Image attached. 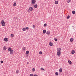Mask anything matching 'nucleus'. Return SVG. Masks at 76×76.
<instances>
[{
  "mask_svg": "<svg viewBox=\"0 0 76 76\" xmlns=\"http://www.w3.org/2000/svg\"><path fill=\"white\" fill-rule=\"evenodd\" d=\"M35 3H36V0H32L31 2V4H35Z\"/></svg>",
  "mask_w": 76,
  "mask_h": 76,
  "instance_id": "f257e3e1",
  "label": "nucleus"
},
{
  "mask_svg": "<svg viewBox=\"0 0 76 76\" xmlns=\"http://www.w3.org/2000/svg\"><path fill=\"white\" fill-rule=\"evenodd\" d=\"M1 23L2 25L3 26H5L6 25L5 24V23H4V20H2L1 22Z\"/></svg>",
  "mask_w": 76,
  "mask_h": 76,
  "instance_id": "f03ea898",
  "label": "nucleus"
},
{
  "mask_svg": "<svg viewBox=\"0 0 76 76\" xmlns=\"http://www.w3.org/2000/svg\"><path fill=\"white\" fill-rule=\"evenodd\" d=\"M8 40L9 39H8V38H7L6 37L4 38V41L6 42H7V41H8Z\"/></svg>",
  "mask_w": 76,
  "mask_h": 76,
  "instance_id": "7ed1b4c3",
  "label": "nucleus"
},
{
  "mask_svg": "<svg viewBox=\"0 0 76 76\" xmlns=\"http://www.w3.org/2000/svg\"><path fill=\"white\" fill-rule=\"evenodd\" d=\"M57 51H60H60H61V49L60 48H58L57 49Z\"/></svg>",
  "mask_w": 76,
  "mask_h": 76,
  "instance_id": "20e7f679",
  "label": "nucleus"
},
{
  "mask_svg": "<svg viewBox=\"0 0 76 76\" xmlns=\"http://www.w3.org/2000/svg\"><path fill=\"white\" fill-rule=\"evenodd\" d=\"M57 54L58 56H60L61 55V52L60 51H58L57 52Z\"/></svg>",
  "mask_w": 76,
  "mask_h": 76,
  "instance_id": "39448f33",
  "label": "nucleus"
},
{
  "mask_svg": "<svg viewBox=\"0 0 76 76\" xmlns=\"http://www.w3.org/2000/svg\"><path fill=\"white\" fill-rule=\"evenodd\" d=\"M29 9L30 10L32 11V10H34V8L32 7H29Z\"/></svg>",
  "mask_w": 76,
  "mask_h": 76,
  "instance_id": "423d86ee",
  "label": "nucleus"
},
{
  "mask_svg": "<svg viewBox=\"0 0 76 76\" xmlns=\"http://www.w3.org/2000/svg\"><path fill=\"white\" fill-rule=\"evenodd\" d=\"M46 34H48V35H49V34H50V32L49 31H47L46 32Z\"/></svg>",
  "mask_w": 76,
  "mask_h": 76,
  "instance_id": "0eeeda50",
  "label": "nucleus"
},
{
  "mask_svg": "<svg viewBox=\"0 0 76 76\" xmlns=\"http://www.w3.org/2000/svg\"><path fill=\"white\" fill-rule=\"evenodd\" d=\"M49 45H50V46H53V43L51 42H49Z\"/></svg>",
  "mask_w": 76,
  "mask_h": 76,
  "instance_id": "6e6552de",
  "label": "nucleus"
},
{
  "mask_svg": "<svg viewBox=\"0 0 76 76\" xmlns=\"http://www.w3.org/2000/svg\"><path fill=\"white\" fill-rule=\"evenodd\" d=\"M62 70H63V69L62 68H60L59 69V72L61 73L62 72Z\"/></svg>",
  "mask_w": 76,
  "mask_h": 76,
  "instance_id": "1a4fd4ad",
  "label": "nucleus"
},
{
  "mask_svg": "<svg viewBox=\"0 0 76 76\" xmlns=\"http://www.w3.org/2000/svg\"><path fill=\"white\" fill-rule=\"evenodd\" d=\"M13 50H12L10 51V54H13Z\"/></svg>",
  "mask_w": 76,
  "mask_h": 76,
  "instance_id": "9d476101",
  "label": "nucleus"
},
{
  "mask_svg": "<svg viewBox=\"0 0 76 76\" xmlns=\"http://www.w3.org/2000/svg\"><path fill=\"white\" fill-rule=\"evenodd\" d=\"M75 50H73L72 51V54H75Z\"/></svg>",
  "mask_w": 76,
  "mask_h": 76,
  "instance_id": "9b49d317",
  "label": "nucleus"
},
{
  "mask_svg": "<svg viewBox=\"0 0 76 76\" xmlns=\"http://www.w3.org/2000/svg\"><path fill=\"white\" fill-rule=\"evenodd\" d=\"M12 50V48H8V50L9 51H11Z\"/></svg>",
  "mask_w": 76,
  "mask_h": 76,
  "instance_id": "f8f14e48",
  "label": "nucleus"
},
{
  "mask_svg": "<svg viewBox=\"0 0 76 76\" xmlns=\"http://www.w3.org/2000/svg\"><path fill=\"white\" fill-rule=\"evenodd\" d=\"M58 3V2L57 1H56L55 2V4H57Z\"/></svg>",
  "mask_w": 76,
  "mask_h": 76,
  "instance_id": "ddd939ff",
  "label": "nucleus"
},
{
  "mask_svg": "<svg viewBox=\"0 0 76 76\" xmlns=\"http://www.w3.org/2000/svg\"><path fill=\"white\" fill-rule=\"evenodd\" d=\"M71 42H73V38H71L70 39Z\"/></svg>",
  "mask_w": 76,
  "mask_h": 76,
  "instance_id": "4468645a",
  "label": "nucleus"
},
{
  "mask_svg": "<svg viewBox=\"0 0 76 76\" xmlns=\"http://www.w3.org/2000/svg\"><path fill=\"white\" fill-rule=\"evenodd\" d=\"M43 32V34H45V33H46V30H44Z\"/></svg>",
  "mask_w": 76,
  "mask_h": 76,
  "instance_id": "2eb2a0df",
  "label": "nucleus"
},
{
  "mask_svg": "<svg viewBox=\"0 0 76 76\" xmlns=\"http://www.w3.org/2000/svg\"><path fill=\"white\" fill-rule=\"evenodd\" d=\"M34 7H35V8H37V7H38V5L37 4H36V5H35L34 6Z\"/></svg>",
  "mask_w": 76,
  "mask_h": 76,
  "instance_id": "dca6fc26",
  "label": "nucleus"
},
{
  "mask_svg": "<svg viewBox=\"0 0 76 76\" xmlns=\"http://www.w3.org/2000/svg\"><path fill=\"white\" fill-rule=\"evenodd\" d=\"M3 49L4 50H6V49H7V48L5 46H4L3 47Z\"/></svg>",
  "mask_w": 76,
  "mask_h": 76,
  "instance_id": "f3484780",
  "label": "nucleus"
},
{
  "mask_svg": "<svg viewBox=\"0 0 76 76\" xmlns=\"http://www.w3.org/2000/svg\"><path fill=\"white\" fill-rule=\"evenodd\" d=\"M23 51H25V49H26V47H23Z\"/></svg>",
  "mask_w": 76,
  "mask_h": 76,
  "instance_id": "a211bd4d",
  "label": "nucleus"
},
{
  "mask_svg": "<svg viewBox=\"0 0 76 76\" xmlns=\"http://www.w3.org/2000/svg\"><path fill=\"white\" fill-rule=\"evenodd\" d=\"M68 63L70 64H72V61H68Z\"/></svg>",
  "mask_w": 76,
  "mask_h": 76,
  "instance_id": "6ab92c4d",
  "label": "nucleus"
},
{
  "mask_svg": "<svg viewBox=\"0 0 76 76\" xmlns=\"http://www.w3.org/2000/svg\"><path fill=\"white\" fill-rule=\"evenodd\" d=\"M29 51H28V50H27V51L26 52V54H29Z\"/></svg>",
  "mask_w": 76,
  "mask_h": 76,
  "instance_id": "aec40b11",
  "label": "nucleus"
},
{
  "mask_svg": "<svg viewBox=\"0 0 76 76\" xmlns=\"http://www.w3.org/2000/svg\"><path fill=\"white\" fill-rule=\"evenodd\" d=\"M11 37L12 38H13V37H14V35H13V34H11Z\"/></svg>",
  "mask_w": 76,
  "mask_h": 76,
  "instance_id": "412c9836",
  "label": "nucleus"
},
{
  "mask_svg": "<svg viewBox=\"0 0 76 76\" xmlns=\"http://www.w3.org/2000/svg\"><path fill=\"white\" fill-rule=\"evenodd\" d=\"M16 2L14 3L13 4L14 6H16Z\"/></svg>",
  "mask_w": 76,
  "mask_h": 76,
  "instance_id": "4be33fe9",
  "label": "nucleus"
},
{
  "mask_svg": "<svg viewBox=\"0 0 76 76\" xmlns=\"http://www.w3.org/2000/svg\"><path fill=\"white\" fill-rule=\"evenodd\" d=\"M67 19H69L70 18V15H68L66 17Z\"/></svg>",
  "mask_w": 76,
  "mask_h": 76,
  "instance_id": "5701e85b",
  "label": "nucleus"
},
{
  "mask_svg": "<svg viewBox=\"0 0 76 76\" xmlns=\"http://www.w3.org/2000/svg\"><path fill=\"white\" fill-rule=\"evenodd\" d=\"M55 75L56 76H58V73L57 72H56L55 73Z\"/></svg>",
  "mask_w": 76,
  "mask_h": 76,
  "instance_id": "b1692460",
  "label": "nucleus"
},
{
  "mask_svg": "<svg viewBox=\"0 0 76 76\" xmlns=\"http://www.w3.org/2000/svg\"><path fill=\"white\" fill-rule=\"evenodd\" d=\"M23 31H26V29L25 28H23Z\"/></svg>",
  "mask_w": 76,
  "mask_h": 76,
  "instance_id": "393cba45",
  "label": "nucleus"
},
{
  "mask_svg": "<svg viewBox=\"0 0 76 76\" xmlns=\"http://www.w3.org/2000/svg\"><path fill=\"white\" fill-rule=\"evenodd\" d=\"M72 13L73 14H75V11H72Z\"/></svg>",
  "mask_w": 76,
  "mask_h": 76,
  "instance_id": "a878e982",
  "label": "nucleus"
},
{
  "mask_svg": "<svg viewBox=\"0 0 76 76\" xmlns=\"http://www.w3.org/2000/svg\"><path fill=\"white\" fill-rule=\"evenodd\" d=\"M39 54H42V52L40 51L39 52Z\"/></svg>",
  "mask_w": 76,
  "mask_h": 76,
  "instance_id": "bb28decb",
  "label": "nucleus"
},
{
  "mask_svg": "<svg viewBox=\"0 0 76 76\" xmlns=\"http://www.w3.org/2000/svg\"><path fill=\"white\" fill-rule=\"evenodd\" d=\"M71 1V0H68L67 2V3H70Z\"/></svg>",
  "mask_w": 76,
  "mask_h": 76,
  "instance_id": "cd10ccee",
  "label": "nucleus"
},
{
  "mask_svg": "<svg viewBox=\"0 0 76 76\" xmlns=\"http://www.w3.org/2000/svg\"><path fill=\"white\" fill-rule=\"evenodd\" d=\"M32 70L33 72H35V68H33Z\"/></svg>",
  "mask_w": 76,
  "mask_h": 76,
  "instance_id": "c85d7f7f",
  "label": "nucleus"
},
{
  "mask_svg": "<svg viewBox=\"0 0 76 76\" xmlns=\"http://www.w3.org/2000/svg\"><path fill=\"white\" fill-rule=\"evenodd\" d=\"M26 30L27 29V30H28L29 29V28L28 27H26L25 28Z\"/></svg>",
  "mask_w": 76,
  "mask_h": 76,
  "instance_id": "c756f323",
  "label": "nucleus"
},
{
  "mask_svg": "<svg viewBox=\"0 0 76 76\" xmlns=\"http://www.w3.org/2000/svg\"><path fill=\"white\" fill-rule=\"evenodd\" d=\"M41 70H44V71H45V69L42 68H41Z\"/></svg>",
  "mask_w": 76,
  "mask_h": 76,
  "instance_id": "7c9ffc66",
  "label": "nucleus"
},
{
  "mask_svg": "<svg viewBox=\"0 0 76 76\" xmlns=\"http://www.w3.org/2000/svg\"><path fill=\"white\" fill-rule=\"evenodd\" d=\"M19 70H17L16 71V73H19Z\"/></svg>",
  "mask_w": 76,
  "mask_h": 76,
  "instance_id": "2f4dec72",
  "label": "nucleus"
},
{
  "mask_svg": "<svg viewBox=\"0 0 76 76\" xmlns=\"http://www.w3.org/2000/svg\"><path fill=\"white\" fill-rule=\"evenodd\" d=\"M54 40L55 41H57V39H56V38H55L54 39Z\"/></svg>",
  "mask_w": 76,
  "mask_h": 76,
  "instance_id": "473e14b6",
  "label": "nucleus"
},
{
  "mask_svg": "<svg viewBox=\"0 0 76 76\" xmlns=\"http://www.w3.org/2000/svg\"><path fill=\"white\" fill-rule=\"evenodd\" d=\"M44 26H47V24H46V23L44 24Z\"/></svg>",
  "mask_w": 76,
  "mask_h": 76,
  "instance_id": "72a5a7b5",
  "label": "nucleus"
},
{
  "mask_svg": "<svg viewBox=\"0 0 76 76\" xmlns=\"http://www.w3.org/2000/svg\"><path fill=\"white\" fill-rule=\"evenodd\" d=\"M33 27L34 28H35V26L34 25H33Z\"/></svg>",
  "mask_w": 76,
  "mask_h": 76,
  "instance_id": "f704fd0d",
  "label": "nucleus"
},
{
  "mask_svg": "<svg viewBox=\"0 0 76 76\" xmlns=\"http://www.w3.org/2000/svg\"><path fill=\"white\" fill-rule=\"evenodd\" d=\"M3 61H1V63L2 64V63H3Z\"/></svg>",
  "mask_w": 76,
  "mask_h": 76,
  "instance_id": "c9c22d12",
  "label": "nucleus"
},
{
  "mask_svg": "<svg viewBox=\"0 0 76 76\" xmlns=\"http://www.w3.org/2000/svg\"><path fill=\"white\" fill-rule=\"evenodd\" d=\"M14 19H15V20H16V19H17V18L16 17H14Z\"/></svg>",
  "mask_w": 76,
  "mask_h": 76,
  "instance_id": "e433bc0d",
  "label": "nucleus"
},
{
  "mask_svg": "<svg viewBox=\"0 0 76 76\" xmlns=\"http://www.w3.org/2000/svg\"><path fill=\"white\" fill-rule=\"evenodd\" d=\"M30 76H34V75L32 74H31L30 75Z\"/></svg>",
  "mask_w": 76,
  "mask_h": 76,
  "instance_id": "4c0bfd02",
  "label": "nucleus"
},
{
  "mask_svg": "<svg viewBox=\"0 0 76 76\" xmlns=\"http://www.w3.org/2000/svg\"><path fill=\"white\" fill-rule=\"evenodd\" d=\"M34 76H38V75H37L36 74H35L34 75Z\"/></svg>",
  "mask_w": 76,
  "mask_h": 76,
  "instance_id": "58836bf2",
  "label": "nucleus"
},
{
  "mask_svg": "<svg viewBox=\"0 0 76 76\" xmlns=\"http://www.w3.org/2000/svg\"><path fill=\"white\" fill-rule=\"evenodd\" d=\"M27 64H29V62H27Z\"/></svg>",
  "mask_w": 76,
  "mask_h": 76,
  "instance_id": "ea45409f",
  "label": "nucleus"
},
{
  "mask_svg": "<svg viewBox=\"0 0 76 76\" xmlns=\"http://www.w3.org/2000/svg\"><path fill=\"white\" fill-rule=\"evenodd\" d=\"M73 27H74V26H72V27L73 28Z\"/></svg>",
  "mask_w": 76,
  "mask_h": 76,
  "instance_id": "a19ab883",
  "label": "nucleus"
}]
</instances>
